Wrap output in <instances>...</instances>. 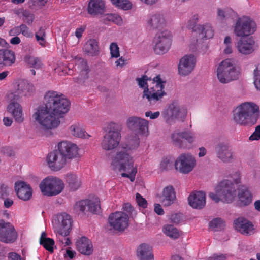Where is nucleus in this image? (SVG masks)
<instances>
[{
	"instance_id": "obj_9",
	"label": "nucleus",
	"mask_w": 260,
	"mask_h": 260,
	"mask_svg": "<svg viewBox=\"0 0 260 260\" xmlns=\"http://www.w3.org/2000/svg\"><path fill=\"white\" fill-rule=\"evenodd\" d=\"M256 30L255 21L247 16L238 17L233 26V32L238 37H248L253 34Z\"/></svg>"
},
{
	"instance_id": "obj_42",
	"label": "nucleus",
	"mask_w": 260,
	"mask_h": 260,
	"mask_svg": "<svg viewBox=\"0 0 260 260\" xmlns=\"http://www.w3.org/2000/svg\"><path fill=\"white\" fill-rule=\"evenodd\" d=\"M40 243L46 250L53 252V245L54 244V240L52 239L47 238L46 234L45 232H43L41 233Z\"/></svg>"
},
{
	"instance_id": "obj_52",
	"label": "nucleus",
	"mask_w": 260,
	"mask_h": 260,
	"mask_svg": "<svg viewBox=\"0 0 260 260\" xmlns=\"http://www.w3.org/2000/svg\"><path fill=\"white\" fill-rule=\"evenodd\" d=\"M253 83L255 87L260 90V64L256 66L253 72Z\"/></svg>"
},
{
	"instance_id": "obj_64",
	"label": "nucleus",
	"mask_w": 260,
	"mask_h": 260,
	"mask_svg": "<svg viewBox=\"0 0 260 260\" xmlns=\"http://www.w3.org/2000/svg\"><path fill=\"white\" fill-rule=\"evenodd\" d=\"M115 65L117 67L122 68L127 63V60L123 57H120L118 59L115 61Z\"/></svg>"
},
{
	"instance_id": "obj_12",
	"label": "nucleus",
	"mask_w": 260,
	"mask_h": 260,
	"mask_svg": "<svg viewBox=\"0 0 260 260\" xmlns=\"http://www.w3.org/2000/svg\"><path fill=\"white\" fill-rule=\"evenodd\" d=\"M187 111L186 108L176 102L171 103L168 108L162 112L163 118L167 123L177 120L184 121L186 119Z\"/></svg>"
},
{
	"instance_id": "obj_11",
	"label": "nucleus",
	"mask_w": 260,
	"mask_h": 260,
	"mask_svg": "<svg viewBox=\"0 0 260 260\" xmlns=\"http://www.w3.org/2000/svg\"><path fill=\"white\" fill-rule=\"evenodd\" d=\"M196 165V157L189 152L180 154L176 158L174 163L175 170L184 175L188 174L193 171Z\"/></svg>"
},
{
	"instance_id": "obj_45",
	"label": "nucleus",
	"mask_w": 260,
	"mask_h": 260,
	"mask_svg": "<svg viewBox=\"0 0 260 260\" xmlns=\"http://www.w3.org/2000/svg\"><path fill=\"white\" fill-rule=\"evenodd\" d=\"M234 47L232 39L230 36H226L223 41V52L226 55H230L233 52Z\"/></svg>"
},
{
	"instance_id": "obj_24",
	"label": "nucleus",
	"mask_w": 260,
	"mask_h": 260,
	"mask_svg": "<svg viewBox=\"0 0 260 260\" xmlns=\"http://www.w3.org/2000/svg\"><path fill=\"white\" fill-rule=\"evenodd\" d=\"M217 158L224 162H230L234 159L233 152L229 150L228 146L223 143H219L215 147Z\"/></svg>"
},
{
	"instance_id": "obj_41",
	"label": "nucleus",
	"mask_w": 260,
	"mask_h": 260,
	"mask_svg": "<svg viewBox=\"0 0 260 260\" xmlns=\"http://www.w3.org/2000/svg\"><path fill=\"white\" fill-rule=\"evenodd\" d=\"M115 7L123 11H129L133 8V4L130 0H110Z\"/></svg>"
},
{
	"instance_id": "obj_31",
	"label": "nucleus",
	"mask_w": 260,
	"mask_h": 260,
	"mask_svg": "<svg viewBox=\"0 0 260 260\" xmlns=\"http://www.w3.org/2000/svg\"><path fill=\"white\" fill-rule=\"evenodd\" d=\"M238 204L240 206H247L253 201V195L250 190L245 186L241 185L238 189Z\"/></svg>"
},
{
	"instance_id": "obj_63",
	"label": "nucleus",
	"mask_w": 260,
	"mask_h": 260,
	"mask_svg": "<svg viewBox=\"0 0 260 260\" xmlns=\"http://www.w3.org/2000/svg\"><path fill=\"white\" fill-rule=\"evenodd\" d=\"M24 16L25 17V21L28 24H31L35 19V16L34 14L25 12L24 14Z\"/></svg>"
},
{
	"instance_id": "obj_28",
	"label": "nucleus",
	"mask_w": 260,
	"mask_h": 260,
	"mask_svg": "<svg viewBox=\"0 0 260 260\" xmlns=\"http://www.w3.org/2000/svg\"><path fill=\"white\" fill-rule=\"evenodd\" d=\"M189 205L194 209H202L206 205V196L203 191L193 192L188 197Z\"/></svg>"
},
{
	"instance_id": "obj_56",
	"label": "nucleus",
	"mask_w": 260,
	"mask_h": 260,
	"mask_svg": "<svg viewBox=\"0 0 260 260\" xmlns=\"http://www.w3.org/2000/svg\"><path fill=\"white\" fill-rule=\"evenodd\" d=\"M136 201L139 208L145 209L147 207V202L140 194L137 193L136 194Z\"/></svg>"
},
{
	"instance_id": "obj_3",
	"label": "nucleus",
	"mask_w": 260,
	"mask_h": 260,
	"mask_svg": "<svg viewBox=\"0 0 260 260\" xmlns=\"http://www.w3.org/2000/svg\"><path fill=\"white\" fill-rule=\"evenodd\" d=\"M136 80L139 87L144 89L143 98H146L150 104H155L166 94L164 90L166 81L160 75L153 79L143 76Z\"/></svg>"
},
{
	"instance_id": "obj_61",
	"label": "nucleus",
	"mask_w": 260,
	"mask_h": 260,
	"mask_svg": "<svg viewBox=\"0 0 260 260\" xmlns=\"http://www.w3.org/2000/svg\"><path fill=\"white\" fill-rule=\"evenodd\" d=\"M122 209L123 210L122 212H124L125 213L127 214L129 216V217H130V215H131L133 211V208L132 206L129 203L124 204L122 206Z\"/></svg>"
},
{
	"instance_id": "obj_2",
	"label": "nucleus",
	"mask_w": 260,
	"mask_h": 260,
	"mask_svg": "<svg viewBox=\"0 0 260 260\" xmlns=\"http://www.w3.org/2000/svg\"><path fill=\"white\" fill-rule=\"evenodd\" d=\"M139 146V136L135 135L129 138L127 144L120 146L109 157L112 169L125 172L121 174L122 177L128 178L131 182L135 180L137 166L134 165V158L128 152L136 150Z\"/></svg>"
},
{
	"instance_id": "obj_48",
	"label": "nucleus",
	"mask_w": 260,
	"mask_h": 260,
	"mask_svg": "<svg viewBox=\"0 0 260 260\" xmlns=\"http://www.w3.org/2000/svg\"><path fill=\"white\" fill-rule=\"evenodd\" d=\"M24 60L25 62L30 67L34 68L35 69H39L42 66L41 61L37 57L30 55H26L24 57Z\"/></svg>"
},
{
	"instance_id": "obj_47",
	"label": "nucleus",
	"mask_w": 260,
	"mask_h": 260,
	"mask_svg": "<svg viewBox=\"0 0 260 260\" xmlns=\"http://www.w3.org/2000/svg\"><path fill=\"white\" fill-rule=\"evenodd\" d=\"M200 19V15L198 13L193 14L186 23V27L195 32L197 31L198 25L197 23Z\"/></svg>"
},
{
	"instance_id": "obj_17",
	"label": "nucleus",
	"mask_w": 260,
	"mask_h": 260,
	"mask_svg": "<svg viewBox=\"0 0 260 260\" xmlns=\"http://www.w3.org/2000/svg\"><path fill=\"white\" fill-rule=\"evenodd\" d=\"M58 151L67 159H72L80 157L78 146L69 141H62L57 145Z\"/></svg>"
},
{
	"instance_id": "obj_30",
	"label": "nucleus",
	"mask_w": 260,
	"mask_h": 260,
	"mask_svg": "<svg viewBox=\"0 0 260 260\" xmlns=\"http://www.w3.org/2000/svg\"><path fill=\"white\" fill-rule=\"evenodd\" d=\"M235 229L244 235H251L254 233V228L252 223L243 218H239L234 222Z\"/></svg>"
},
{
	"instance_id": "obj_19",
	"label": "nucleus",
	"mask_w": 260,
	"mask_h": 260,
	"mask_svg": "<svg viewBox=\"0 0 260 260\" xmlns=\"http://www.w3.org/2000/svg\"><path fill=\"white\" fill-rule=\"evenodd\" d=\"M258 48V43L252 37L241 39L236 44L238 52L242 55L247 56L253 53Z\"/></svg>"
},
{
	"instance_id": "obj_27",
	"label": "nucleus",
	"mask_w": 260,
	"mask_h": 260,
	"mask_svg": "<svg viewBox=\"0 0 260 260\" xmlns=\"http://www.w3.org/2000/svg\"><path fill=\"white\" fill-rule=\"evenodd\" d=\"M160 201L164 206H169L173 204L176 200V193L172 185L165 187L161 194L158 196Z\"/></svg>"
},
{
	"instance_id": "obj_14",
	"label": "nucleus",
	"mask_w": 260,
	"mask_h": 260,
	"mask_svg": "<svg viewBox=\"0 0 260 260\" xmlns=\"http://www.w3.org/2000/svg\"><path fill=\"white\" fill-rule=\"evenodd\" d=\"M172 42L170 31L164 30L158 32L154 40V50L157 54H164L170 49Z\"/></svg>"
},
{
	"instance_id": "obj_51",
	"label": "nucleus",
	"mask_w": 260,
	"mask_h": 260,
	"mask_svg": "<svg viewBox=\"0 0 260 260\" xmlns=\"http://www.w3.org/2000/svg\"><path fill=\"white\" fill-rule=\"evenodd\" d=\"M224 225V222L221 218L214 219L209 223L210 228L214 231L221 230Z\"/></svg>"
},
{
	"instance_id": "obj_8",
	"label": "nucleus",
	"mask_w": 260,
	"mask_h": 260,
	"mask_svg": "<svg viewBox=\"0 0 260 260\" xmlns=\"http://www.w3.org/2000/svg\"><path fill=\"white\" fill-rule=\"evenodd\" d=\"M121 134L118 124L110 122L107 125V132L101 142V147L106 151L112 150L119 146Z\"/></svg>"
},
{
	"instance_id": "obj_50",
	"label": "nucleus",
	"mask_w": 260,
	"mask_h": 260,
	"mask_svg": "<svg viewBox=\"0 0 260 260\" xmlns=\"http://www.w3.org/2000/svg\"><path fill=\"white\" fill-rule=\"evenodd\" d=\"M36 39L39 44L42 47H45L46 45V32L45 28L41 27L35 34Z\"/></svg>"
},
{
	"instance_id": "obj_33",
	"label": "nucleus",
	"mask_w": 260,
	"mask_h": 260,
	"mask_svg": "<svg viewBox=\"0 0 260 260\" xmlns=\"http://www.w3.org/2000/svg\"><path fill=\"white\" fill-rule=\"evenodd\" d=\"M137 255L139 260H154L152 248L146 244H142L138 247Z\"/></svg>"
},
{
	"instance_id": "obj_60",
	"label": "nucleus",
	"mask_w": 260,
	"mask_h": 260,
	"mask_svg": "<svg viewBox=\"0 0 260 260\" xmlns=\"http://www.w3.org/2000/svg\"><path fill=\"white\" fill-rule=\"evenodd\" d=\"M198 40L196 38L191 39L188 44L189 50L194 52L197 50Z\"/></svg>"
},
{
	"instance_id": "obj_4",
	"label": "nucleus",
	"mask_w": 260,
	"mask_h": 260,
	"mask_svg": "<svg viewBox=\"0 0 260 260\" xmlns=\"http://www.w3.org/2000/svg\"><path fill=\"white\" fill-rule=\"evenodd\" d=\"M241 174L236 171L231 175V180L225 179L219 182L215 187V193L210 192L209 197L214 202L222 201L231 203L236 197V190L234 184H239L241 181Z\"/></svg>"
},
{
	"instance_id": "obj_58",
	"label": "nucleus",
	"mask_w": 260,
	"mask_h": 260,
	"mask_svg": "<svg viewBox=\"0 0 260 260\" xmlns=\"http://www.w3.org/2000/svg\"><path fill=\"white\" fill-rule=\"evenodd\" d=\"M260 139V125L256 126L254 131L249 137L250 141L259 140Z\"/></svg>"
},
{
	"instance_id": "obj_39",
	"label": "nucleus",
	"mask_w": 260,
	"mask_h": 260,
	"mask_svg": "<svg viewBox=\"0 0 260 260\" xmlns=\"http://www.w3.org/2000/svg\"><path fill=\"white\" fill-rule=\"evenodd\" d=\"M162 231L165 235L173 239H178L181 235V232L178 229L171 224L165 225Z\"/></svg>"
},
{
	"instance_id": "obj_44",
	"label": "nucleus",
	"mask_w": 260,
	"mask_h": 260,
	"mask_svg": "<svg viewBox=\"0 0 260 260\" xmlns=\"http://www.w3.org/2000/svg\"><path fill=\"white\" fill-rule=\"evenodd\" d=\"M236 15L235 12L230 8L217 9V17L220 20H225Z\"/></svg>"
},
{
	"instance_id": "obj_55",
	"label": "nucleus",
	"mask_w": 260,
	"mask_h": 260,
	"mask_svg": "<svg viewBox=\"0 0 260 260\" xmlns=\"http://www.w3.org/2000/svg\"><path fill=\"white\" fill-rule=\"evenodd\" d=\"M109 49L112 58H118L120 56L119 48L116 43L113 42L111 43Z\"/></svg>"
},
{
	"instance_id": "obj_21",
	"label": "nucleus",
	"mask_w": 260,
	"mask_h": 260,
	"mask_svg": "<svg viewBox=\"0 0 260 260\" xmlns=\"http://www.w3.org/2000/svg\"><path fill=\"white\" fill-rule=\"evenodd\" d=\"M47 162L51 170L57 171L65 166L67 159L59 151H54L48 154Z\"/></svg>"
},
{
	"instance_id": "obj_62",
	"label": "nucleus",
	"mask_w": 260,
	"mask_h": 260,
	"mask_svg": "<svg viewBox=\"0 0 260 260\" xmlns=\"http://www.w3.org/2000/svg\"><path fill=\"white\" fill-rule=\"evenodd\" d=\"M84 31V28L81 27L77 28L76 29L75 32V36L77 37V40L75 44H78L80 41V38L82 37V34Z\"/></svg>"
},
{
	"instance_id": "obj_18",
	"label": "nucleus",
	"mask_w": 260,
	"mask_h": 260,
	"mask_svg": "<svg viewBox=\"0 0 260 260\" xmlns=\"http://www.w3.org/2000/svg\"><path fill=\"white\" fill-rule=\"evenodd\" d=\"M197 62L196 57L192 54L184 55L179 60L178 65V74L181 76L190 74L194 70Z\"/></svg>"
},
{
	"instance_id": "obj_36",
	"label": "nucleus",
	"mask_w": 260,
	"mask_h": 260,
	"mask_svg": "<svg viewBox=\"0 0 260 260\" xmlns=\"http://www.w3.org/2000/svg\"><path fill=\"white\" fill-rule=\"evenodd\" d=\"M0 61L3 65L10 66L15 61V55L13 51L2 49H0Z\"/></svg>"
},
{
	"instance_id": "obj_22",
	"label": "nucleus",
	"mask_w": 260,
	"mask_h": 260,
	"mask_svg": "<svg viewBox=\"0 0 260 260\" xmlns=\"http://www.w3.org/2000/svg\"><path fill=\"white\" fill-rule=\"evenodd\" d=\"M17 234L14 226L8 222L0 220V241L5 243L14 242Z\"/></svg>"
},
{
	"instance_id": "obj_46",
	"label": "nucleus",
	"mask_w": 260,
	"mask_h": 260,
	"mask_svg": "<svg viewBox=\"0 0 260 260\" xmlns=\"http://www.w3.org/2000/svg\"><path fill=\"white\" fill-rule=\"evenodd\" d=\"M142 119V118L134 116L128 117L126 121L127 127L134 132Z\"/></svg>"
},
{
	"instance_id": "obj_59",
	"label": "nucleus",
	"mask_w": 260,
	"mask_h": 260,
	"mask_svg": "<svg viewBox=\"0 0 260 260\" xmlns=\"http://www.w3.org/2000/svg\"><path fill=\"white\" fill-rule=\"evenodd\" d=\"M229 257L227 254H215L210 256L208 260H226Z\"/></svg>"
},
{
	"instance_id": "obj_38",
	"label": "nucleus",
	"mask_w": 260,
	"mask_h": 260,
	"mask_svg": "<svg viewBox=\"0 0 260 260\" xmlns=\"http://www.w3.org/2000/svg\"><path fill=\"white\" fill-rule=\"evenodd\" d=\"M138 125L136 130L134 131L136 133L135 135L140 137H147L149 135V122L147 120L142 118Z\"/></svg>"
},
{
	"instance_id": "obj_16",
	"label": "nucleus",
	"mask_w": 260,
	"mask_h": 260,
	"mask_svg": "<svg viewBox=\"0 0 260 260\" xmlns=\"http://www.w3.org/2000/svg\"><path fill=\"white\" fill-rule=\"evenodd\" d=\"M129 216L124 212H115L111 213L108 218L111 229L118 232H123L129 226Z\"/></svg>"
},
{
	"instance_id": "obj_10",
	"label": "nucleus",
	"mask_w": 260,
	"mask_h": 260,
	"mask_svg": "<svg viewBox=\"0 0 260 260\" xmlns=\"http://www.w3.org/2000/svg\"><path fill=\"white\" fill-rule=\"evenodd\" d=\"M196 139L194 133L190 131H175L171 135L172 144L182 149H190Z\"/></svg>"
},
{
	"instance_id": "obj_40",
	"label": "nucleus",
	"mask_w": 260,
	"mask_h": 260,
	"mask_svg": "<svg viewBox=\"0 0 260 260\" xmlns=\"http://www.w3.org/2000/svg\"><path fill=\"white\" fill-rule=\"evenodd\" d=\"M197 29L201 31L200 34L203 39H210L214 37V29L211 24L209 23L198 25Z\"/></svg>"
},
{
	"instance_id": "obj_43",
	"label": "nucleus",
	"mask_w": 260,
	"mask_h": 260,
	"mask_svg": "<svg viewBox=\"0 0 260 260\" xmlns=\"http://www.w3.org/2000/svg\"><path fill=\"white\" fill-rule=\"evenodd\" d=\"M74 62H75V70H80L82 75L86 77L89 70L86 62L80 57H76Z\"/></svg>"
},
{
	"instance_id": "obj_37",
	"label": "nucleus",
	"mask_w": 260,
	"mask_h": 260,
	"mask_svg": "<svg viewBox=\"0 0 260 260\" xmlns=\"http://www.w3.org/2000/svg\"><path fill=\"white\" fill-rule=\"evenodd\" d=\"M84 51L89 56L96 55L99 52L98 43L95 39H90L85 44L83 47Z\"/></svg>"
},
{
	"instance_id": "obj_25",
	"label": "nucleus",
	"mask_w": 260,
	"mask_h": 260,
	"mask_svg": "<svg viewBox=\"0 0 260 260\" xmlns=\"http://www.w3.org/2000/svg\"><path fill=\"white\" fill-rule=\"evenodd\" d=\"M167 22L166 15L161 12L150 14L147 21L148 27L152 29H157L164 26Z\"/></svg>"
},
{
	"instance_id": "obj_57",
	"label": "nucleus",
	"mask_w": 260,
	"mask_h": 260,
	"mask_svg": "<svg viewBox=\"0 0 260 260\" xmlns=\"http://www.w3.org/2000/svg\"><path fill=\"white\" fill-rule=\"evenodd\" d=\"M20 32L26 38H31L33 36L32 32L30 30L28 27L24 24L20 25Z\"/></svg>"
},
{
	"instance_id": "obj_34",
	"label": "nucleus",
	"mask_w": 260,
	"mask_h": 260,
	"mask_svg": "<svg viewBox=\"0 0 260 260\" xmlns=\"http://www.w3.org/2000/svg\"><path fill=\"white\" fill-rule=\"evenodd\" d=\"M65 181L68 187L72 191L77 190L81 186V180L75 173H67L65 177Z\"/></svg>"
},
{
	"instance_id": "obj_26",
	"label": "nucleus",
	"mask_w": 260,
	"mask_h": 260,
	"mask_svg": "<svg viewBox=\"0 0 260 260\" xmlns=\"http://www.w3.org/2000/svg\"><path fill=\"white\" fill-rule=\"evenodd\" d=\"M7 100L9 102L7 108L8 112L12 115L16 122H22L24 117L21 105L17 101H11L7 98Z\"/></svg>"
},
{
	"instance_id": "obj_23",
	"label": "nucleus",
	"mask_w": 260,
	"mask_h": 260,
	"mask_svg": "<svg viewBox=\"0 0 260 260\" xmlns=\"http://www.w3.org/2000/svg\"><path fill=\"white\" fill-rule=\"evenodd\" d=\"M15 190L18 197L24 201H28L32 197V188L29 184L23 181L15 182Z\"/></svg>"
},
{
	"instance_id": "obj_5",
	"label": "nucleus",
	"mask_w": 260,
	"mask_h": 260,
	"mask_svg": "<svg viewBox=\"0 0 260 260\" xmlns=\"http://www.w3.org/2000/svg\"><path fill=\"white\" fill-rule=\"evenodd\" d=\"M259 107L253 102H243L233 110L232 119L237 125L247 126L254 124L259 116Z\"/></svg>"
},
{
	"instance_id": "obj_1",
	"label": "nucleus",
	"mask_w": 260,
	"mask_h": 260,
	"mask_svg": "<svg viewBox=\"0 0 260 260\" xmlns=\"http://www.w3.org/2000/svg\"><path fill=\"white\" fill-rule=\"evenodd\" d=\"M70 107V101L64 95L49 91L45 94L44 103L34 109L32 121L43 129H55L60 125V118L68 112Z\"/></svg>"
},
{
	"instance_id": "obj_35",
	"label": "nucleus",
	"mask_w": 260,
	"mask_h": 260,
	"mask_svg": "<svg viewBox=\"0 0 260 260\" xmlns=\"http://www.w3.org/2000/svg\"><path fill=\"white\" fill-rule=\"evenodd\" d=\"M105 8L103 0H90L88 3V12L91 15L102 14Z\"/></svg>"
},
{
	"instance_id": "obj_54",
	"label": "nucleus",
	"mask_w": 260,
	"mask_h": 260,
	"mask_svg": "<svg viewBox=\"0 0 260 260\" xmlns=\"http://www.w3.org/2000/svg\"><path fill=\"white\" fill-rule=\"evenodd\" d=\"M172 162L173 160L171 157H164L160 162V169L161 170H168L171 168Z\"/></svg>"
},
{
	"instance_id": "obj_53",
	"label": "nucleus",
	"mask_w": 260,
	"mask_h": 260,
	"mask_svg": "<svg viewBox=\"0 0 260 260\" xmlns=\"http://www.w3.org/2000/svg\"><path fill=\"white\" fill-rule=\"evenodd\" d=\"M70 67H67L61 62H59L54 68V71L56 73L62 76L66 74H70Z\"/></svg>"
},
{
	"instance_id": "obj_7",
	"label": "nucleus",
	"mask_w": 260,
	"mask_h": 260,
	"mask_svg": "<svg viewBox=\"0 0 260 260\" xmlns=\"http://www.w3.org/2000/svg\"><path fill=\"white\" fill-rule=\"evenodd\" d=\"M65 184L60 178L54 176H48L40 183L39 188L44 196H55L59 194L64 190Z\"/></svg>"
},
{
	"instance_id": "obj_32",
	"label": "nucleus",
	"mask_w": 260,
	"mask_h": 260,
	"mask_svg": "<svg viewBox=\"0 0 260 260\" xmlns=\"http://www.w3.org/2000/svg\"><path fill=\"white\" fill-rule=\"evenodd\" d=\"M78 251L82 254L89 255L93 252V245L91 241L85 237L79 238L76 242Z\"/></svg>"
},
{
	"instance_id": "obj_49",
	"label": "nucleus",
	"mask_w": 260,
	"mask_h": 260,
	"mask_svg": "<svg viewBox=\"0 0 260 260\" xmlns=\"http://www.w3.org/2000/svg\"><path fill=\"white\" fill-rule=\"evenodd\" d=\"M105 19L111 21L117 25L121 26L123 23L121 16L117 13L107 14L105 16Z\"/></svg>"
},
{
	"instance_id": "obj_13",
	"label": "nucleus",
	"mask_w": 260,
	"mask_h": 260,
	"mask_svg": "<svg viewBox=\"0 0 260 260\" xmlns=\"http://www.w3.org/2000/svg\"><path fill=\"white\" fill-rule=\"evenodd\" d=\"M35 93V88L34 84L27 80L22 79L17 82L14 91L7 93V98L11 101H17L22 97H31Z\"/></svg>"
},
{
	"instance_id": "obj_29",
	"label": "nucleus",
	"mask_w": 260,
	"mask_h": 260,
	"mask_svg": "<svg viewBox=\"0 0 260 260\" xmlns=\"http://www.w3.org/2000/svg\"><path fill=\"white\" fill-rule=\"evenodd\" d=\"M68 133L72 137L83 139H88L91 137L84 128L83 124L79 122L72 123L68 128Z\"/></svg>"
},
{
	"instance_id": "obj_15",
	"label": "nucleus",
	"mask_w": 260,
	"mask_h": 260,
	"mask_svg": "<svg viewBox=\"0 0 260 260\" xmlns=\"http://www.w3.org/2000/svg\"><path fill=\"white\" fill-rule=\"evenodd\" d=\"M72 223V219L69 215L65 213L57 214L53 221L55 232L64 237L68 236L71 229Z\"/></svg>"
},
{
	"instance_id": "obj_20",
	"label": "nucleus",
	"mask_w": 260,
	"mask_h": 260,
	"mask_svg": "<svg viewBox=\"0 0 260 260\" xmlns=\"http://www.w3.org/2000/svg\"><path fill=\"white\" fill-rule=\"evenodd\" d=\"M76 210L84 211L86 210L92 213H98L101 209L100 201L97 196L77 202L75 206Z\"/></svg>"
},
{
	"instance_id": "obj_6",
	"label": "nucleus",
	"mask_w": 260,
	"mask_h": 260,
	"mask_svg": "<svg viewBox=\"0 0 260 260\" xmlns=\"http://www.w3.org/2000/svg\"><path fill=\"white\" fill-rule=\"evenodd\" d=\"M241 69L232 58H226L217 65L216 75L219 82L228 84L238 80L241 76Z\"/></svg>"
}]
</instances>
